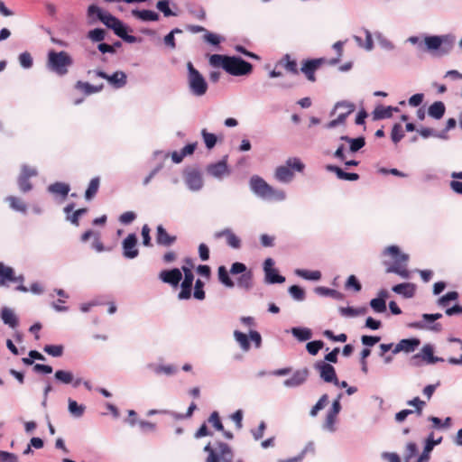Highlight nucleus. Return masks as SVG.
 I'll list each match as a JSON object with an SVG mask.
<instances>
[{
    "label": "nucleus",
    "mask_w": 462,
    "mask_h": 462,
    "mask_svg": "<svg viewBox=\"0 0 462 462\" xmlns=\"http://www.w3.org/2000/svg\"><path fill=\"white\" fill-rule=\"evenodd\" d=\"M420 345V340L417 337L403 338L393 349V355L400 352L411 353Z\"/></svg>",
    "instance_id": "21"
},
{
    "label": "nucleus",
    "mask_w": 462,
    "mask_h": 462,
    "mask_svg": "<svg viewBox=\"0 0 462 462\" xmlns=\"http://www.w3.org/2000/svg\"><path fill=\"white\" fill-rule=\"evenodd\" d=\"M326 169L328 171L334 172L337 179L344 180H349V181H356L359 180V174L356 172H346L344 170H342L339 166L328 164L326 166Z\"/></svg>",
    "instance_id": "29"
},
{
    "label": "nucleus",
    "mask_w": 462,
    "mask_h": 462,
    "mask_svg": "<svg viewBox=\"0 0 462 462\" xmlns=\"http://www.w3.org/2000/svg\"><path fill=\"white\" fill-rule=\"evenodd\" d=\"M138 238L135 233L129 234L122 241L123 256L126 259H134L139 255L137 247Z\"/></svg>",
    "instance_id": "14"
},
{
    "label": "nucleus",
    "mask_w": 462,
    "mask_h": 462,
    "mask_svg": "<svg viewBox=\"0 0 462 462\" xmlns=\"http://www.w3.org/2000/svg\"><path fill=\"white\" fill-rule=\"evenodd\" d=\"M230 270L227 271L225 265H220L217 269V277L220 283L226 288H234L235 282L230 277Z\"/></svg>",
    "instance_id": "35"
},
{
    "label": "nucleus",
    "mask_w": 462,
    "mask_h": 462,
    "mask_svg": "<svg viewBox=\"0 0 462 462\" xmlns=\"http://www.w3.org/2000/svg\"><path fill=\"white\" fill-rule=\"evenodd\" d=\"M305 169L304 163L300 158L292 157L286 161L285 165L278 166L275 170V178L280 182H291L294 177L293 171L302 172Z\"/></svg>",
    "instance_id": "6"
},
{
    "label": "nucleus",
    "mask_w": 462,
    "mask_h": 462,
    "mask_svg": "<svg viewBox=\"0 0 462 462\" xmlns=\"http://www.w3.org/2000/svg\"><path fill=\"white\" fill-rule=\"evenodd\" d=\"M295 274L308 281H319L321 278V273L319 271L296 269Z\"/></svg>",
    "instance_id": "46"
},
{
    "label": "nucleus",
    "mask_w": 462,
    "mask_h": 462,
    "mask_svg": "<svg viewBox=\"0 0 462 462\" xmlns=\"http://www.w3.org/2000/svg\"><path fill=\"white\" fill-rule=\"evenodd\" d=\"M47 68L58 76H65L69 72V68L73 65V59L69 53L65 51H56L51 50L47 55Z\"/></svg>",
    "instance_id": "4"
},
{
    "label": "nucleus",
    "mask_w": 462,
    "mask_h": 462,
    "mask_svg": "<svg viewBox=\"0 0 462 462\" xmlns=\"http://www.w3.org/2000/svg\"><path fill=\"white\" fill-rule=\"evenodd\" d=\"M88 213L87 208H79L71 213V215L66 216V219L74 226L79 225V218Z\"/></svg>",
    "instance_id": "59"
},
{
    "label": "nucleus",
    "mask_w": 462,
    "mask_h": 462,
    "mask_svg": "<svg viewBox=\"0 0 462 462\" xmlns=\"http://www.w3.org/2000/svg\"><path fill=\"white\" fill-rule=\"evenodd\" d=\"M68 411L69 414L74 418H81L86 411L84 404L78 403L75 400L69 398L68 400Z\"/></svg>",
    "instance_id": "37"
},
{
    "label": "nucleus",
    "mask_w": 462,
    "mask_h": 462,
    "mask_svg": "<svg viewBox=\"0 0 462 462\" xmlns=\"http://www.w3.org/2000/svg\"><path fill=\"white\" fill-rule=\"evenodd\" d=\"M93 73L98 78L106 79L108 83L116 89L125 87L127 83V76L121 70H117L111 75H108L102 69H94Z\"/></svg>",
    "instance_id": "7"
},
{
    "label": "nucleus",
    "mask_w": 462,
    "mask_h": 462,
    "mask_svg": "<svg viewBox=\"0 0 462 462\" xmlns=\"http://www.w3.org/2000/svg\"><path fill=\"white\" fill-rule=\"evenodd\" d=\"M419 354L422 360L430 365L444 362V358L434 356V346L431 344L424 345Z\"/></svg>",
    "instance_id": "26"
},
{
    "label": "nucleus",
    "mask_w": 462,
    "mask_h": 462,
    "mask_svg": "<svg viewBox=\"0 0 462 462\" xmlns=\"http://www.w3.org/2000/svg\"><path fill=\"white\" fill-rule=\"evenodd\" d=\"M291 333L300 342L308 341L312 337V330L305 327H293Z\"/></svg>",
    "instance_id": "34"
},
{
    "label": "nucleus",
    "mask_w": 462,
    "mask_h": 462,
    "mask_svg": "<svg viewBox=\"0 0 462 462\" xmlns=\"http://www.w3.org/2000/svg\"><path fill=\"white\" fill-rule=\"evenodd\" d=\"M315 292L318 295L325 296V297H331L337 300H343L345 298V296L342 292H340L335 289H330V288L323 287V286L316 287Z\"/></svg>",
    "instance_id": "38"
},
{
    "label": "nucleus",
    "mask_w": 462,
    "mask_h": 462,
    "mask_svg": "<svg viewBox=\"0 0 462 462\" xmlns=\"http://www.w3.org/2000/svg\"><path fill=\"white\" fill-rule=\"evenodd\" d=\"M455 44V36L451 34L446 35H430L426 36L424 43H420L418 50L420 51H436L439 55L448 54Z\"/></svg>",
    "instance_id": "2"
},
{
    "label": "nucleus",
    "mask_w": 462,
    "mask_h": 462,
    "mask_svg": "<svg viewBox=\"0 0 462 462\" xmlns=\"http://www.w3.org/2000/svg\"><path fill=\"white\" fill-rule=\"evenodd\" d=\"M458 297L459 295L457 291H448L438 300V304L441 307H447L450 301L457 300Z\"/></svg>",
    "instance_id": "61"
},
{
    "label": "nucleus",
    "mask_w": 462,
    "mask_h": 462,
    "mask_svg": "<svg viewBox=\"0 0 462 462\" xmlns=\"http://www.w3.org/2000/svg\"><path fill=\"white\" fill-rule=\"evenodd\" d=\"M159 278L162 282L176 288L182 280V273L179 268L166 269L159 273Z\"/></svg>",
    "instance_id": "20"
},
{
    "label": "nucleus",
    "mask_w": 462,
    "mask_h": 462,
    "mask_svg": "<svg viewBox=\"0 0 462 462\" xmlns=\"http://www.w3.org/2000/svg\"><path fill=\"white\" fill-rule=\"evenodd\" d=\"M364 32L365 34V42H363L362 38L357 35H354V40L359 47L365 48L367 51H371L374 48L372 33L367 29H364Z\"/></svg>",
    "instance_id": "45"
},
{
    "label": "nucleus",
    "mask_w": 462,
    "mask_h": 462,
    "mask_svg": "<svg viewBox=\"0 0 462 462\" xmlns=\"http://www.w3.org/2000/svg\"><path fill=\"white\" fill-rule=\"evenodd\" d=\"M422 321L411 322L408 324V327L416 329L428 328L436 332H439L442 329L440 323H434L432 313L422 314Z\"/></svg>",
    "instance_id": "18"
},
{
    "label": "nucleus",
    "mask_w": 462,
    "mask_h": 462,
    "mask_svg": "<svg viewBox=\"0 0 462 462\" xmlns=\"http://www.w3.org/2000/svg\"><path fill=\"white\" fill-rule=\"evenodd\" d=\"M374 120H382L391 118L393 116V109L391 106H384L383 105L377 106L373 111Z\"/></svg>",
    "instance_id": "43"
},
{
    "label": "nucleus",
    "mask_w": 462,
    "mask_h": 462,
    "mask_svg": "<svg viewBox=\"0 0 462 462\" xmlns=\"http://www.w3.org/2000/svg\"><path fill=\"white\" fill-rule=\"evenodd\" d=\"M367 311H368V310L365 306L358 307V308H354L351 306L339 308L340 315L346 316V317L361 316V315L366 314Z\"/></svg>",
    "instance_id": "42"
},
{
    "label": "nucleus",
    "mask_w": 462,
    "mask_h": 462,
    "mask_svg": "<svg viewBox=\"0 0 462 462\" xmlns=\"http://www.w3.org/2000/svg\"><path fill=\"white\" fill-rule=\"evenodd\" d=\"M288 292L295 300L301 301L306 298L305 290L300 285H291L288 288Z\"/></svg>",
    "instance_id": "49"
},
{
    "label": "nucleus",
    "mask_w": 462,
    "mask_h": 462,
    "mask_svg": "<svg viewBox=\"0 0 462 462\" xmlns=\"http://www.w3.org/2000/svg\"><path fill=\"white\" fill-rule=\"evenodd\" d=\"M215 447L219 450V462H233L235 454L227 443L218 440Z\"/></svg>",
    "instance_id": "27"
},
{
    "label": "nucleus",
    "mask_w": 462,
    "mask_h": 462,
    "mask_svg": "<svg viewBox=\"0 0 462 462\" xmlns=\"http://www.w3.org/2000/svg\"><path fill=\"white\" fill-rule=\"evenodd\" d=\"M7 282H14V271L12 267L0 263V286H5Z\"/></svg>",
    "instance_id": "39"
},
{
    "label": "nucleus",
    "mask_w": 462,
    "mask_h": 462,
    "mask_svg": "<svg viewBox=\"0 0 462 462\" xmlns=\"http://www.w3.org/2000/svg\"><path fill=\"white\" fill-rule=\"evenodd\" d=\"M187 82L190 94L195 97L204 96L208 89L206 79L191 61L187 63Z\"/></svg>",
    "instance_id": "5"
},
{
    "label": "nucleus",
    "mask_w": 462,
    "mask_h": 462,
    "mask_svg": "<svg viewBox=\"0 0 462 462\" xmlns=\"http://www.w3.org/2000/svg\"><path fill=\"white\" fill-rule=\"evenodd\" d=\"M0 318L4 324L12 328H15L19 325V319L14 314V310L8 307H3L0 310Z\"/></svg>",
    "instance_id": "28"
},
{
    "label": "nucleus",
    "mask_w": 462,
    "mask_h": 462,
    "mask_svg": "<svg viewBox=\"0 0 462 462\" xmlns=\"http://www.w3.org/2000/svg\"><path fill=\"white\" fill-rule=\"evenodd\" d=\"M181 270L184 273V279L180 283V291L178 294V299L183 300L191 298L194 274L189 267H181Z\"/></svg>",
    "instance_id": "13"
},
{
    "label": "nucleus",
    "mask_w": 462,
    "mask_h": 462,
    "mask_svg": "<svg viewBox=\"0 0 462 462\" xmlns=\"http://www.w3.org/2000/svg\"><path fill=\"white\" fill-rule=\"evenodd\" d=\"M6 200H8L10 202V207L14 210L22 212V213H26L27 207L21 199L14 197V196H9L6 198Z\"/></svg>",
    "instance_id": "57"
},
{
    "label": "nucleus",
    "mask_w": 462,
    "mask_h": 462,
    "mask_svg": "<svg viewBox=\"0 0 462 462\" xmlns=\"http://www.w3.org/2000/svg\"><path fill=\"white\" fill-rule=\"evenodd\" d=\"M443 440V437H439L438 439H434V432H430L428 437L425 439L424 447L421 454L418 457L417 460L419 462H428L430 457V453L433 448L439 445Z\"/></svg>",
    "instance_id": "17"
},
{
    "label": "nucleus",
    "mask_w": 462,
    "mask_h": 462,
    "mask_svg": "<svg viewBox=\"0 0 462 462\" xmlns=\"http://www.w3.org/2000/svg\"><path fill=\"white\" fill-rule=\"evenodd\" d=\"M234 337L244 351L249 350L251 346L249 335L247 336L239 330H235Z\"/></svg>",
    "instance_id": "52"
},
{
    "label": "nucleus",
    "mask_w": 462,
    "mask_h": 462,
    "mask_svg": "<svg viewBox=\"0 0 462 462\" xmlns=\"http://www.w3.org/2000/svg\"><path fill=\"white\" fill-rule=\"evenodd\" d=\"M156 8L163 14L165 17L176 16L177 14L170 8V0H160L156 4Z\"/></svg>",
    "instance_id": "58"
},
{
    "label": "nucleus",
    "mask_w": 462,
    "mask_h": 462,
    "mask_svg": "<svg viewBox=\"0 0 462 462\" xmlns=\"http://www.w3.org/2000/svg\"><path fill=\"white\" fill-rule=\"evenodd\" d=\"M345 288L346 290H353L355 292H359L362 290V284L356 275H350L346 283Z\"/></svg>",
    "instance_id": "62"
},
{
    "label": "nucleus",
    "mask_w": 462,
    "mask_h": 462,
    "mask_svg": "<svg viewBox=\"0 0 462 462\" xmlns=\"http://www.w3.org/2000/svg\"><path fill=\"white\" fill-rule=\"evenodd\" d=\"M201 136L208 150H211L216 146L217 137L215 134L208 132L207 129H202Z\"/></svg>",
    "instance_id": "48"
},
{
    "label": "nucleus",
    "mask_w": 462,
    "mask_h": 462,
    "mask_svg": "<svg viewBox=\"0 0 462 462\" xmlns=\"http://www.w3.org/2000/svg\"><path fill=\"white\" fill-rule=\"evenodd\" d=\"M203 38L207 43L214 47H219L220 43L225 41L222 36L208 31H206Z\"/></svg>",
    "instance_id": "53"
},
{
    "label": "nucleus",
    "mask_w": 462,
    "mask_h": 462,
    "mask_svg": "<svg viewBox=\"0 0 462 462\" xmlns=\"http://www.w3.org/2000/svg\"><path fill=\"white\" fill-rule=\"evenodd\" d=\"M446 112L445 104L442 101H435L428 108V115L436 119H441Z\"/></svg>",
    "instance_id": "33"
},
{
    "label": "nucleus",
    "mask_w": 462,
    "mask_h": 462,
    "mask_svg": "<svg viewBox=\"0 0 462 462\" xmlns=\"http://www.w3.org/2000/svg\"><path fill=\"white\" fill-rule=\"evenodd\" d=\"M314 368L319 371L320 378L328 383H338V379L336 374L335 367L325 361H317L314 364Z\"/></svg>",
    "instance_id": "9"
},
{
    "label": "nucleus",
    "mask_w": 462,
    "mask_h": 462,
    "mask_svg": "<svg viewBox=\"0 0 462 462\" xmlns=\"http://www.w3.org/2000/svg\"><path fill=\"white\" fill-rule=\"evenodd\" d=\"M338 109H343V111L340 112L338 114V116H343V119H344V123H345L346 118L348 117V116L355 111L356 106L354 103L346 101V100L338 101L336 103L333 110L330 112V116H333L335 114V112Z\"/></svg>",
    "instance_id": "30"
},
{
    "label": "nucleus",
    "mask_w": 462,
    "mask_h": 462,
    "mask_svg": "<svg viewBox=\"0 0 462 462\" xmlns=\"http://www.w3.org/2000/svg\"><path fill=\"white\" fill-rule=\"evenodd\" d=\"M209 65L221 68L231 76H247L253 71V65L240 56L225 54H212L208 59Z\"/></svg>",
    "instance_id": "1"
},
{
    "label": "nucleus",
    "mask_w": 462,
    "mask_h": 462,
    "mask_svg": "<svg viewBox=\"0 0 462 462\" xmlns=\"http://www.w3.org/2000/svg\"><path fill=\"white\" fill-rule=\"evenodd\" d=\"M120 47H122V42L120 41H116L112 45L106 42H100L97 44V50L103 54H115L116 49Z\"/></svg>",
    "instance_id": "50"
},
{
    "label": "nucleus",
    "mask_w": 462,
    "mask_h": 462,
    "mask_svg": "<svg viewBox=\"0 0 462 462\" xmlns=\"http://www.w3.org/2000/svg\"><path fill=\"white\" fill-rule=\"evenodd\" d=\"M100 185V178L95 177L93 178L85 191V199L87 200H91L97 195Z\"/></svg>",
    "instance_id": "44"
},
{
    "label": "nucleus",
    "mask_w": 462,
    "mask_h": 462,
    "mask_svg": "<svg viewBox=\"0 0 462 462\" xmlns=\"http://www.w3.org/2000/svg\"><path fill=\"white\" fill-rule=\"evenodd\" d=\"M225 236L226 239V244L233 249H240L242 246L241 239L230 229L225 228L221 231H218L215 234L216 238H220Z\"/></svg>",
    "instance_id": "24"
},
{
    "label": "nucleus",
    "mask_w": 462,
    "mask_h": 462,
    "mask_svg": "<svg viewBox=\"0 0 462 462\" xmlns=\"http://www.w3.org/2000/svg\"><path fill=\"white\" fill-rule=\"evenodd\" d=\"M249 183L253 192L263 199L271 197L274 192L273 188L257 175L251 177Z\"/></svg>",
    "instance_id": "8"
},
{
    "label": "nucleus",
    "mask_w": 462,
    "mask_h": 462,
    "mask_svg": "<svg viewBox=\"0 0 462 462\" xmlns=\"http://www.w3.org/2000/svg\"><path fill=\"white\" fill-rule=\"evenodd\" d=\"M404 137V132L401 124L393 125L391 132V139L394 143H398Z\"/></svg>",
    "instance_id": "64"
},
{
    "label": "nucleus",
    "mask_w": 462,
    "mask_h": 462,
    "mask_svg": "<svg viewBox=\"0 0 462 462\" xmlns=\"http://www.w3.org/2000/svg\"><path fill=\"white\" fill-rule=\"evenodd\" d=\"M340 140L349 143V151L353 153L357 152L365 145V138L363 135L356 138L342 135L340 136Z\"/></svg>",
    "instance_id": "32"
},
{
    "label": "nucleus",
    "mask_w": 462,
    "mask_h": 462,
    "mask_svg": "<svg viewBox=\"0 0 462 462\" xmlns=\"http://www.w3.org/2000/svg\"><path fill=\"white\" fill-rule=\"evenodd\" d=\"M326 62L325 58L307 59L302 61L300 71L305 75L308 80L315 82L317 80L315 72Z\"/></svg>",
    "instance_id": "12"
},
{
    "label": "nucleus",
    "mask_w": 462,
    "mask_h": 462,
    "mask_svg": "<svg viewBox=\"0 0 462 462\" xmlns=\"http://www.w3.org/2000/svg\"><path fill=\"white\" fill-rule=\"evenodd\" d=\"M184 180L188 189L191 191H199L203 187L201 172L198 169L187 168L184 170Z\"/></svg>",
    "instance_id": "11"
},
{
    "label": "nucleus",
    "mask_w": 462,
    "mask_h": 462,
    "mask_svg": "<svg viewBox=\"0 0 462 462\" xmlns=\"http://www.w3.org/2000/svg\"><path fill=\"white\" fill-rule=\"evenodd\" d=\"M383 254H389L394 259L393 264H389L386 261L383 262V264L387 266L385 270L387 273H395L403 279L410 278V272L406 268L407 262L409 261L407 254L402 253L399 246L395 245L386 247Z\"/></svg>",
    "instance_id": "3"
},
{
    "label": "nucleus",
    "mask_w": 462,
    "mask_h": 462,
    "mask_svg": "<svg viewBox=\"0 0 462 462\" xmlns=\"http://www.w3.org/2000/svg\"><path fill=\"white\" fill-rule=\"evenodd\" d=\"M324 347V342L320 339L312 340L306 344V350L311 356H316Z\"/></svg>",
    "instance_id": "60"
},
{
    "label": "nucleus",
    "mask_w": 462,
    "mask_h": 462,
    "mask_svg": "<svg viewBox=\"0 0 462 462\" xmlns=\"http://www.w3.org/2000/svg\"><path fill=\"white\" fill-rule=\"evenodd\" d=\"M416 285L411 282H402L395 284L392 287V291L405 299L412 298L416 293Z\"/></svg>",
    "instance_id": "25"
},
{
    "label": "nucleus",
    "mask_w": 462,
    "mask_h": 462,
    "mask_svg": "<svg viewBox=\"0 0 462 462\" xmlns=\"http://www.w3.org/2000/svg\"><path fill=\"white\" fill-rule=\"evenodd\" d=\"M310 374V371L307 367L297 370L293 373L291 377L286 379L283 382L284 386L292 388V387H298L301 384H303L306 380L308 379Z\"/></svg>",
    "instance_id": "22"
},
{
    "label": "nucleus",
    "mask_w": 462,
    "mask_h": 462,
    "mask_svg": "<svg viewBox=\"0 0 462 462\" xmlns=\"http://www.w3.org/2000/svg\"><path fill=\"white\" fill-rule=\"evenodd\" d=\"M176 241L177 236L170 235L162 225L156 226V243L158 245L169 247Z\"/></svg>",
    "instance_id": "23"
},
{
    "label": "nucleus",
    "mask_w": 462,
    "mask_h": 462,
    "mask_svg": "<svg viewBox=\"0 0 462 462\" xmlns=\"http://www.w3.org/2000/svg\"><path fill=\"white\" fill-rule=\"evenodd\" d=\"M113 32L121 38L126 43H135L142 42V38L129 34L133 30L123 21H119L112 29Z\"/></svg>",
    "instance_id": "16"
},
{
    "label": "nucleus",
    "mask_w": 462,
    "mask_h": 462,
    "mask_svg": "<svg viewBox=\"0 0 462 462\" xmlns=\"http://www.w3.org/2000/svg\"><path fill=\"white\" fill-rule=\"evenodd\" d=\"M106 32L103 28H95L88 32V38L93 42H102L106 38Z\"/></svg>",
    "instance_id": "51"
},
{
    "label": "nucleus",
    "mask_w": 462,
    "mask_h": 462,
    "mask_svg": "<svg viewBox=\"0 0 462 462\" xmlns=\"http://www.w3.org/2000/svg\"><path fill=\"white\" fill-rule=\"evenodd\" d=\"M54 378L58 383L70 384L73 382V374L67 370H57Z\"/></svg>",
    "instance_id": "47"
},
{
    "label": "nucleus",
    "mask_w": 462,
    "mask_h": 462,
    "mask_svg": "<svg viewBox=\"0 0 462 462\" xmlns=\"http://www.w3.org/2000/svg\"><path fill=\"white\" fill-rule=\"evenodd\" d=\"M104 88L103 84L98 86L92 85L88 82L79 80L75 84V88L84 92L85 95H91L94 93L100 92Z\"/></svg>",
    "instance_id": "36"
},
{
    "label": "nucleus",
    "mask_w": 462,
    "mask_h": 462,
    "mask_svg": "<svg viewBox=\"0 0 462 462\" xmlns=\"http://www.w3.org/2000/svg\"><path fill=\"white\" fill-rule=\"evenodd\" d=\"M180 33H182L181 29H180V28L172 29L169 33H167L164 36V38H163L164 44L171 49H175L176 48L175 34H180Z\"/></svg>",
    "instance_id": "56"
},
{
    "label": "nucleus",
    "mask_w": 462,
    "mask_h": 462,
    "mask_svg": "<svg viewBox=\"0 0 462 462\" xmlns=\"http://www.w3.org/2000/svg\"><path fill=\"white\" fill-rule=\"evenodd\" d=\"M148 367L153 368L154 373L157 374H160L163 373V374H166L168 375H171V374H174L177 372L176 367L174 365H153L152 364H150V365H148Z\"/></svg>",
    "instance_id": "55"
},
{
    "label": "nucleus",
    "mask_w": 462,
    "mask_h": 462,
    "mask_svg": "<svg viewBox=\"0 0 462 462\" xmlns=\"http://www.w3.org/2000/svg\"><path fill=\"white\" fill-rule=\"evenodd\" d=\"M132 14L143 22H157L160 19L158 13L149 9H134L132 10Z\"/></svg>",
    "instance_id": "31"
},
{
    "label": "nucleus",
    "mask_w": 462,
    "mask_h": 462,
    "mask_svg": "<svg viewBox=\"0 0 462 462\" xmlns=\"http://www.w3.org/2000/svg\"><path fill=\"white\" fill-rule=\"evenodd\" d=\"M203 451L208 453L205 462H219V451L217 452L210 442L204 447Z\"/></svg>",
    "instance_id": "63"
},
{
    "label": "nucleus",
    "mask_w": 462,
    "mask_h": 462,
    "mask_svg": "<svg viewBox=\"0 0 462 462\" xmlns=\"http://www.w3.org/2000/svg\"><path fill=\"white\" fill-rule=\"evenodd\" d=\"M274 261L272 258H266L263 262L264 282L268 284H281L285 282V277L279 273L273 267Z\"/></svg>",
    "instance_id": "10"
},
{
    "label": "nucleus",
    "mask_w": 462,
    "mask_h": 462,
    "mask_svg": "<svg viewBox=\"0 0 462 462\" xmlns=\"http://www.w3.org/2000/svg\"><path fill=\"white\" fill-rule=\"evenodd\" d=\"M342 396H343L342 393H338L337 397L332 402L331 407L329 408V410L328 411L327 415H326V420L323 425L324 429H327L330 431L335 430L334 425H335V422L337 420V416L338 415V413L340 412V411L342 409V406L340 403V399L342 398Z\"/></svg>",
    "instance_id": "15"
},
{
    "label": "nucleus",
    "mask_w": 462,
    "mask_h": 462,
    "mask_svg": "<svg viewBox=\"0 0 462 462\" xmlns=\"http://www.w3.org/2000/svg\"><path fill=\"white\" fill-rule=\"evenodd\" d=\"M208 175L217 179H222L224 175L229 174L230 171L227 165V155H225L220 161L210 163L207 166Z\"/></svg>",
    "instance_id": "19"
},
{
    "label": "nucleus",
    "mask_w": 462,
    "mask_h": 462,
    "mask_svg": "<svg viewBox=\"0 0 462 462\" xmlns=\"http://www.w3.org/2000/svg\"><path fill=\"white\" fill-rule=\"evenodd\" d=\"M48 190L51 193L60 195L63 199H65L69 195L70 187L67 183L57 181L51 184L48 187Z\"/></svg>",
    "instance_id": "40"
},
{
    "label": "nucleus",
    "mask_w": 462,
    "mask_h": 462,
    "mask_svg": "<svg viewBox=\"0 0 462 462\" xmlns=\"http://www.w3.org/2000/svg\"><path fill=\"white\" fill-rule=\"evenodd\" d=\"M253 272L249 270L247 273H243L236 279V285L238 288L250 291L253 288Z\"/></svg>",
    "instance_id": "41"
},
{
    "label": "nucleus",
    "mask_w": 462,
    "mask_h": 462,
    "mask_svg": "<svg viewBox=\"0 0 462 462\" xmlns=\"http://www.w3.org/2000/svg\"><path fill=\"white\" fill-rule=\"evenodd\" d=\"M106 11H104L101 7L97 5H90L88 7V16L89 18H96L98 21H102L104 16L106 15Z\"/></svg>",
    "instance_id": "54"
}]
</instances>
